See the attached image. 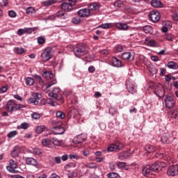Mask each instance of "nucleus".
Returning a JSON list of instances; mask_svg holds the SVG:
<instances>
[{
  "instance_id": "34",
  "label": "nucleus",
  "mask_w": 178,
  "mask_h": 178,
  "mask_svg": "<svg viewBox=\"0 0 178 178\" xmlns=\"http://www.w3.org/2000/svg\"><path fill=\"white\" fill-rule=\"evenodd\" d=\"M145 149L146 151V152H148L149 154H151L152 152H155V151H156V149H155V147L151 145H147L145 147Z\"/></svg>"
},
{
  "instance_id": "13",
  "label": "nucleus",
  "mask_w": 178,
  "mask_h": 178,
  "mask_svg": "<svg viewBox=\"0 0 178 178\" xmlns=\"http://www.w3.org/2000/svg\"><path fill=\"white\" fill-rule=\"evenodd\" d=\"M167 174L168 176H177L178 175V165H174L168 168Z\"/></svg>"
},
{
  "instance_id": "51",
  "label": "nucleus",
  "mask_w": 178,
  "mask_h": 178,
  "mask_svg": "<svg viewBox=\"0 0 178 178\" xmlns=\"http://www.w3.org/2000/svg\"><path fill=\"white\" fill-rule=\"evenodd\" d=\"M108 177L109 178H116L119 176V174L116 172H110L107 175Z\"/></svg>"
},
{
  "instance_id": "12",
  "label": "nucleus",
  "mask_w": 178,
  "mask_h": 178,
  "mask_svg": "<svg viewBox=\"0 0 178 178\" xmlns=\"http://www.w3.org/2000/svg\"><path fill=\"white\" fill-rule=\"evenodd\" d=\"M74 54L78 58L80 56H84L86 54V49L82 46H76L74 49Z\"/></svg>"
},
{
  "instance_id": "2",
  "label": "nucleus",
  "mask_w": 178,
  "mask_h": 178,
  "mask_svg": "<svg viewBox=\"0 0 178 178\" xmlns=\"http://www.w3.org/2000/svg\"><path fill=\"white\" fill-rule=\"evenodd\" d=\"M48 95L57 101H63V97L62 96V93H60V89L59 88H54L52 92H48Z\"/></svg>"
},
{
  "instance_id": "1",
  "label": "nucleus",
  "mask_w": 178,
  "mask_h": 178,
  "mask_svg": "<svg viewBox=\"0 0 178 178\" xmlns=\"http://www.w3.org/2000/svg\"><path fill=\"white\" fill-rule=\"evenodd\" d=\"M6 108L8 112H16L23 109V108H26V106L21 104H17L13 100H9L6 104Z\"/></svg>"
},
{
  "instance_id": "40",
  "label": "nucleus",
  "mask_w": 178,
  "mask_h": 178,
  "mask_svg": "<svg viewBox=\"0 0 178 178\" xmlns=\"http://www.w3.org/2000/svg\"><path fill=\"white\" fill-rule=\"evenodd\" d=\"M86 168H89V169H95L97 168V163H87L85 164Z\"/></svg>"
},
{
  "instance_id": "29",
  "label": "nucleus",
  "mask_w": 178,
  "mask_h": 178,
  "mask_svg": "<svg viewBox=\"0 0 178 178\" xmlns=\"http://www.w3.org/2000/svg\"><path fill=\"white\" fill-rule=\"evenodd\" d=\"M56 16L58 17H59L60 19H61L62 20H66V19H67V17H68L67 13H65L63 11L57 12Z\"/></svg>"
},
{
  "instance_id": "59",
  "label": "nucleus",
  "mask_w": 178,
  "mask_h": 178,
  "mask_svg": "<svg viewBox=\"0 0 178 178\" xmlns=\"http://www.w3.org/2000/svg\"><path fill=\"white\" fill-rule=\"evenodd\" d=\"M47 104L51 105V106H56V102H54L51 99H47Z\"/></svg>"
},
{
  "instance_id": "37",
  "label": "nucleus",
  "mask_w": 178,
  "mask_h": 178,
  "mask_svg": "<svg viewBox=\"0 0 178 178\" xmlns=\"http://www.w3.org/2000/svg\"><path fill=\"white\" fill-rule=\"evenodd\" d=\"M26 86H33L34 84V79L31 77H27L25 79Z\"/></svg>"
},
{
  "instance_id": "55",
  "label": "nucleus",
  "mask_w": 178,
  "mask_h": 178,
  "mask_svg": "<svg viewBox=\"0 0 178 178\" xmlns=\"http://www.w3.org/2000/svg\"><path fill=\"white\" fill-rule=\"evenodd\" d=\"M25 34H31L34 31V28H24Z\"/></svg>"
},
{
  "instance_id": "31",
  "label": "nucleus",
  "mask_w": 178,
  "mask_h": 178,
  "mask_svg": "<svg viewBox=\"0 0 178 178\" xmlns=\"http://www.w3.org/2000/svg\"><path fill=\"white\" fill-rule=\"evenodd\" d=\"M152 170L153 171V173H155V172H159L161 171V168L159 167V163L156 162L154 164L150 166Z\"/></svg>"
},
{
  "instance_id": "24",
  "label": "nucleus",
  "mask_w": 178,
  "mask_h": 178,
  "mask_svg": "<svg viewBox=\"0 0 178 178\" xmlns=\"http://www.w3.org/2000/svg\"><path fill=\"white\" fill-rule=\"evenodd\" d=\"M20 154V148L19 146H15L13 147V151L11 152V156L13 158H19Z\"/></svg>"
},
{
  "instance_id": "57",
  "label": "nucleus",
  "mask_w": 178,
  "mask_h": 178,
  "mask_svg": "<svg viewBox=\"0 0 178 178\" xmlns=\"http://www.w3.org/2000/svg\"><path fill=\"white\" fill-rule=\"evenodd\" d=\"M167 163L162 161H159V165L160 167V170H162V168H166Z\"/></svg>"
},
{
  "instance_id": "15",
  "label": "nucleus",
  "mask_w": 178,
  "mask_h": 178,
  "mask_svg": "<svg viewBox=\"0 0 178 178\" xmlns=\"http://www.w3.org/2000/svg\"><path fill=\"white\" fill-rule=\"evenodd\" d=\"M122 58L124 60H128V62H131V60L134 59V52L133 51L124 52L122 55Z\"/></svg>"
},
{
  "instance_id": "5",
  "label": "nucleus",
  "mask_w": 178,
  "mask_h": 178,
  "mask_svg": "<svg viewBox=\"0 0 178 178\" xmlns=\"http://www.w3.org/2000/svg\"><path fill=\"white\" fill-rule=\"evenodd\" d=\"M149 19L153 23H156L161 19V13L158 10H152L149 13Z\"/></svg>"
},
{
  "instance_id": "53",
  "label": "nucleus",
  "mask_w": 178,
  "mask_h": 178,
  "mask_svg": "<svg viewBox=\"0 0 178 178\" xmlns=\"http://www.w3.org/2000/svg\"><path fill=\"white\" fill-rule=\"evenodd\" d=\"M115 52H123V46L118 44L115 47Z\"/></svg>"
},
{
  "instance_id": "49",
  "label": "nucleus",
  "mask_w": 178,
  "mask_h": 178,
  "mask_svg": "<svg viewBox=\"0 0 178 178\" xmlns=\"http://www.w3.org/2000/svg\"><path fill=\"white\" fill-rule=\"evenodd\" d=\"M33 97H34V98L38 101V99H41V97H42V95H41V93H38V92H33Z\"/></svg>"
},
{
  "instance_id": "20",
  "label": "nucleus",
  "mask_w": 178,
  "mask_h": 178,
  "mask_svg": "<svg viewBox=\"0 0 178 178\" xmlns=\"http://www.w3.org/2000/svg\"><path fill=\"white\" fill-rule=\"evenodd\" d=\"M111 63L114 67H122L123 64L122 63V60H119L116 57H112L111 58Z\"/></svg>"
},
{
  "instance_id": "3",
  "label": "nucleus",
  "mask_w": 178,
  "mask_h": 178,
  "mask_svg": "<svg viewBox=\"0 0 178 178\" xmlns=\"http://www.w3.org/2000/svg\"><path fill=\"white\" fill-rule=\"evenodd\" d=\"M123 148H124V145L122 143H113L108 147L107 151L108 152H119Z\"/></svg>"
},
{
  "instance_id": "26",
  "label": "nucleus",
  "mask_w": 178,
  "mask_h": 178,
  "mask_svg": "<svg viewBox=\"0 0 178 178\" xmlns=\"http://www.w3.org/2000/svg\"><path fill=\"white\" fill-rule=\"evenodd\" d=\"M42 76L46 79V80H51L54 79V74L51 71H44L42 73Z\"/></svg>"
},
{
  "instance_id": "39",
  "label": "nucleus",
  "mask_w": 178,
  "mask_h": 178,
  "mask_svg": "<svg viewBox=\"0 0 178 178\" xmlns=\"http://www.w3.org/2000/svg\"><path fill=\"white\" fill-rule=\"evenodd\" d=\"M15 52L16 54H19V55H22V54H24L26 52V50L23 47H16L15 49Z\"/></svg>"
},
{
  "instance_id": "27",
  "label": "nucleus",
  "mask_w": 178,
  "mask_h": 178,
  "mask_svg": "<svg viewBox=\"0 0 178 178\" xmlns=\"http://www.w3.org/2000/svg\"><path fill=\"white\" fill-rule=\"evenodd\" d=\"M51 140V144H53V145H56V147H59L62 145V143H63V140L56 137H54Z\"/></svg>"
},
{
  "instance_id": "35",
  "label": "nucleus",
  "mask_w": 178,
  "mask_h": 178,
  "mask_svg": "<svg viewBox=\"0 0 178 178\" xmlns=\"http://www.w3.org/2000/svg\"><path fill=\"white\" fill-rule=\"evenodd\" d=\"M167 66L168 69L176 70L178 68V65L174 61H170L168 63Z\"/></svg>"
},
{
  "instance_id": "45",
  "label": "nucleus",
  "mask_w": 178,
  "mask_h": 178,
  "mask_svg": "<svg viewBox=\"0 0 178 178\" xmlns=\"http://www.w3.org/2000/svg\"><path fill=\"white\" fill-rule=\"evenodd\" d=\"M114 6L116 8H122L123 6V1L120 0H117L114 2Z\"/></svg>"
},
{
  "instance_id": "19",
  "label": "nucleus",
  "mask_w": 178,
  "mask_h": 178,
  "mask_svg": "<svg viewBox=\"0 0 178 178\" xmlns=\"http://www.w3.org/2000/svg\"><path fill=\"white\" fill-rule=\"evenodd\" d=\"M61 9L65 12H72L73 10V4L72 3H63L61 4Z\"/></svg>"
},
{
  "instance_id": "23",
  "label": "nucleus",
  "mask_w": 178,
  "mask_h": 178,
  "mask_svg": "<svg viewBox=\"0 0 178 178\" xmlns=\"http://www.w3.org/2000/svg\"><path fill=\"white\" fill-rule=\"evenodd\" d=\"M130 153L129 152H122L118 154V158L120 161H124V159H127V158H129Z\"/></svg>"
},
{
  "instance_id": "16",
  "label": "nucleus",
  "mask_w": 178,
  "mask_h": 178,
  "mask_svg": "<svg viewBox=\"0 0 178 178\" xmlns=\"http://www.w3.org/2000/svg\"><path fill=\"white\" fill-rule=\"evenodd\" d=\"M173 138H172L170 134L169 133H164L161 136V142H163V144H170Z\"/></svg>"
},
{
  "instance_id": "28",
  "label": "nucleus",
  "mask_w": 178,
  "mask_h": 178,
  "mask_svg": "<svg viewBox=\"0 0 178 178\" xmlns=\"http://www.w3.org/2000/svg\"><path fill=\"white\" fill-rule=\"evenodd\" d=\"M41 143H42V145H43V147H51V145H52V140L49 138H44V139H42Z\"/></svg>"
},
{
  "instance_id": "14",
  "label": "nucleus",
  "mask_w": 178,
  "mask_h": 178,
  "mask_svg": "<svg viewBox=\"0 0 178 178\" xmlns=\"http://www.w3.org/2000/svg\"><path fill=\"white\" fill-rule=\"evenodd\" d=\"M78 16L79 17H88L89 16H91V11L88 8H82L77 12Z\"/></svg>"
},
{
  "instance_id": "42",
  "label": "nucleus",
  "mask_w": 178,
  "mask_h": 178,
  "mask_svg": "<svg viewBox=\"0 0 178 178\" xmlns=\"http://www.w3.org/2000/svg\"><path fill=\"white\" fill-rule=\"evenodd\" d=\"M38 100L34 97L28 99V104H33V105H38Z\"/></svg>"
},
{
  "instance_id": "11",
  "label": "nucleus",
  "mask_w": 178,
  "mask_h": 178,
  "mask_svg": "<svg viewBox=\"0 0 178 178\" xmlns=\"http://www.w3.org/2000/svg\"><path fill=\"white\" fill-rule=\"evenodd\" d=\"M86 140H87V135L81 134L74 138L73 143L74 144H82Z\"/></svg>"
},
{
  "instance_id": "33",
  "label": "nucleus",
  "mask_w": 178,
  "mask_h": 178,
  "mask_svg": "<svg viewBox=\"0 0 178 178\" xmlns=\"http://www.w3.org/2000/svg\"><path fill=\"white\" fill-rule=\"evenodd\" d=\"M114 24L112 23H105L102 24L100 26H98V29H108L113 27Z\"/></svg>"
},
{
  "instance_id": "17",
  "label": "nucleus",
  "mask_w": 178,
  "mask_h": 178,
  "mask_svg": "<svg viewBox=\"0 0 178 178\" xmlns=\"http://www.w3.org/2000/svg\"><path fill=\"white\" fill-rule=\"evenodd\" d=\"M23 159L25 161L26 165L32 166H38V161L37 159L31 157H23Z\"/></svg>"
},
{
  "instance_id": "47",
  "label": "nucleus",
  "mask_w": 178,
  "mask_h": 178,
  "mask_svg": "<svg viewBox=\"0 0 178 178\" xmlns=\"http://www.w3.org/2000/svg\"><path fill=\"white\" fill-rule=\"evenodd\" d=\"M165 38L167 41H173V35L172 33H166Z\"/></svg>"
},
{
  "instance_id": "44",
  "label": "nucleus",
  "mask_w": 178,
  "mask_h": 178,
  "mask_svg": "<svg viewBox=\"0 0 178 178\" xmlns=\"http://www.w3.org/2000/svg\"><path fill=\"white\" fill-rule=\"evenodd\" d=\"M56 116L58 119H65V113L62 111H57L56 113Z\"/></svg>"
},
{
  "instance_id": "61",
  "label": "nucleus",
  "mask_w": 178,
  "mask_h": 178,
  "mask_svg": "<svg viewBox=\"0 0 178 178\" xmlns=\"http://www.w3.org/2000/svg\"><path fill=\"white\" fill-rule=\"evenodd\" d=\"M21 129H23L24 130H26V129L29 128V124L27 122H23L21 126Z\"/></svg>"
},
{
  "instance_id": "38",
  "label": "nucleus",
  "mask_w": 178,
  "mask_h": 178,
  "mask_svg": "<svg viewBox=\"0 0 178 178\" xmlns=\"http://www.w3.org/2000/svg\"><path fill=\"white\" fill-rule=\"evenodd\" d=\"M44 130H45V125L38 126L36 128V133H37V134H41V133H42V131H44Z\"/></svg>"
},
{
  "instance_id": "32",
  "label": "nucleus",
  "mask_w": 178,
  "mask_h": 178,
  "mask_svg": "<svg viewBox=\"0 0 178 178\" xmlns=\"http://www.w3.org/2000/svg\"><path fill=\"white\" fill-rule=\"evenodd\" d=\"M151 5L153 8H162V2H161V1L152 0Z\"/></svg>"
},
{
  "instance_id": "58",
  "label": "nucleus",
  "mask_w": 178,
  "mask_h": 178,
  "mask_svg": "<svg viewBox=\"0 0 178 178\" xmlns=\"http://www.w3.org/2000/svg\"><path fill=\"white\" fill-rule=\"evenodd\" d=\"M26 13L27 15H31V13H34V8L29 7L26 8Z\"/></svg>"
},
{
  "instance_id": "56",
  "label": "nucleus",
  "mask_w": 178,
  "mask_h": 178,
  "mask_svg": "<svg viewBox=\"0 0 178 178\" xmlns=\"http://www.w3.org/2000/svg\"><path fill=\"white\" fill-rule=\"evenodd\" d=\"M145 43L147 44V45H148V47H155L156 46L155 41L152 40L145 42Z\"/></svg>"
},
{
  "instance_id": "63",
  "label": "nucleus",
  "mask_w": 178,
  "mask_h": 178,
  "mask_svg": "<svg viewBox=\"0 0 178 178\" xmlns=\"http://www.w3.org/2000/svg\"><path fill=\"white\" fill-rule=\"evenodd\" d=\"M70 159H80V157L76 154H70L69 156Z\"/></svg>"
},
{
  "instance_id": "25",
  "label": "nucleus",
  "mask_w": 178,
  "mask_h": 178,
  "mask_svg": "<svg viewBox=\"0 0 178 178\" xmlns=\"http://www.w3.org/2000/svg\"><path fill=\"white\" fill-rule=\"evenodd\" d=\"M127 88L129 92H131V94H134V92L137 91L136 88H134V83H131L129 81H127Z\"/></svg>"
},
{
  "instance_id": "60",
  "label": "nucleus",
  "mask_w": 178,
  "mask_h": 178,
  "mask_svg": "<svg viewBox=\"0 0 178 178\" xmlns=\"http://www.w3.org/2000/svg\"><path fill=\"white\" fill-rule=\"evenodd\" d=\"M33 154H35V155H41V149L35 147L33 149Z\"/></svg>"
},
{
  "instance_id": "52",
  "label": "nucleus",
  "mask_w": 178,
  "mask_h": 178,
  "mask_svg": "<svg viewBox=\"0 0 178 178\" xmlns=\"http://www.w3.org/2000/svg\"><path fill=\"white\" fill-rule=\"evenodd\" d=\"M31 118H33V119H35V120L40 119V118H41V115L38 113H33L31 114Z\"/></svg>"
},
{
  "instance_id": "8",
  "label": "nucleus",
  "mask_w": 178,
  "mask_h": 178,
  "mask_svg": "<svg viewBox=\"0 0 178 178\" xmlns=\"http://www.w3.org/2000/svg\"><path fill=\"white\" fill-rule=\"evenodd\" d=\"M51 54H52V49L47 47L41 54V58L44 62H47L51 59Z\"/></svg>"
},
{
  "instance_id": "43",
  "label": "nucleus",
  "mask_w": 178,
  "mask_h": 178,
  "mask_svg": "<svg viewBox=\"0 0 178 178\" xmlns=\"http://www.w3.org/2000/svg\"><path fill=\"white\" fill-rule=\"evenodd\" d=\"M55 3V0H47L43 2L44 6H50V5H54Z\"/></svg>"
},
{
  "instance_id": "64",
  "label": "nucleus",
  "mask_w": 178,
  "mask_h": 178,
  "mask_svg": "<svg viewBox=\"0 0 178 178\" xmlns=\"http://www.w3.org/2000/svg\"><path fill=\"white\" fill-rule=\"evenodd\" d=\"M17 34H18V35H23V34H26L24 29H19L17 31Z\"/></svg>"
},
{
  "instance_id": "7",
  "label": "nucleus",
  "mask_w": 178,
  "mask_h": 178,
  "mask_svg": "<svg viewBox=\"0 0 178 178\" xmlns=\"http://www.w3.org/2000/svg\"><path fill=\"white\" fill-rule=\"evenodd\" d=\"M164 102L165 107L168 109L173 108L175 104H176V101H175V97H173V96H166Z\"/></svg>"
},
{
  "instance_id": "41",
  "label": "nucleus",
  "mask_w": 178,
  "mask_h": 178,
  "mask_svg": "<svg viewBox=\"0 0 178 178\" xmlns=\"http://www.w3.org/2000/svg\"><path fill=\"white\" fill-rule=\"evenodd\" d=\"M170 115H171V118L176 119V118H178V109L170 111Z\"/></svg>"
},
{
  "instance_id": "9",
  "label": "nucleus",
  "mask_w": 178,
  "mask_h": 178,
  "mask_svg": "<svg viewBox=\"0 0 178 178\" xmlns=\"http://www.w3.org/2000/svg\"><path fill=\"white\" fill-rule=\"evenodd\" d=\"M142 175L145 176L146 177H151V176L154 175V172L152 171V168L149 165H146L143 166Z\"/></svg>"
},
{
  "instance_id": "22",
  "label": "nucleus",
  "mask_w": 178,
  "mask_h": 178,
  "mask_svg": "<svg viewBox=\"0 0 178 178\" xmlns=\"http://www.w3.org/2000/svg\"><path fill=\"white\" fill-rule=\"evenodd\" d=\"M77 115H79V110L76 108H72L68 111L67 116L69 119H74Z\"/></svg>"
},
{
  "instance_id": "30",
  "label": "nucleus",
  "mask_w": 178,
  "mask_h": 178,
  "mask_svg": "<svg viewBox=\"0 0 178 178\" xmlns=\"http://www.w3.org/2000/svg\"><path fill=\"white\" fill-rule=\"evenodd\" d=\"M143 31L146 34H152L154 33V29H152V26L146 25L143 27Z\"/></svg>"
},
{
  "instance_id": "21",
  "label": "nucleus",
  "mask_w": 178,
  "mask_h": 178,
  "mask_svg": "<svg viewBox=\"0 0 178 178\" xmlns=\"http://www.w3.org/2000/svg\"><path fill=\"white\" fill-rule=\"evenodd\" d=\"M114 26L117 27L118 30L126 31L129 30V26L127 24L122 23V22H115L114 23Z\"/></svg>"
},
{
  "instance_id": "48",
  "label": "nucleus",
  "mask_w": 178,
  "mask_h": 178,
  "mask_svg": "<svg viewBox=\"0 0 178 178\" xmlns=\"http://www.w3.org/2000/svg\"><path fill=\"white\" fill-rule=\"evenodd\" d=\"M15 136H17V132L16 131H13L8 134V138H13Z\"/></svg>"
},
{
  "instance_id": "18",
  "label": "nucleus",
  "mask_w": 178,
  "mask_h": 178,
  "mask_svg": "<svg viewBox=\"0 0 178 178\" xmlns=\"http://www.w3.org/2000/svg\"><path fill=\"white\" fill-rule=\"evenodd\" d=\"M99 8H101V5L97 2H92L88 4V9L89 12H95V10H99Z\"/></svg>"
},
{
  "instance_id": "50",
  "label": "nucleus",
  "mask_w": 178,
  "mask_h": 178,
  "mask_svg": "<svg viewBox=\"0 0 178 178\" xmlns=\"http://www.w3.org/2000/svg\"><path fill=\"white\" fill-rule=\"evenodd\" d=\"M80 22H81V19L79 18V17H74L72 19V22L74 24H79Z\"/></svg>"
},
{
  "instance_id": "62",
  "label": "nucleus",
  "mask_w": 178,
  "mask_h": 178,
  "mask_svg": "<svg viewBox=\"0 0 178 178\" xmlns=\"http://www.w3.org/2000/svg\"><path fill=\"white\" fill-rule=\"evenodd\" d=\"M8 16L10 17H16V13L13 10L8 11Z\"/></svg>"
},
{
  "instance_id": "54",
  "label": "nucleus",
  "mask_w": 178,
  "mask_h": 178,
  "mask_svg": "<svg viewBox=\"0 0 178 178\" xmlns=\"http://www.w3.org/2000/svg\"><path fill=\"white\" fill-rule=\"evenodd\" d=\"M45 42V38L42 36L38 38V43L40 45Z\"/></svg>"
},
{
  "instance_id": "46",
  "label": "nucleus",
  "mask_w": 178,
  "mask_h": 178,
  "mask_svg": "<svg viewBox=\"0 0 178 178\" xmlns=\"http://www.w3.org/2000/svg\"><path fill=\"white\" fill-rule=\"evenodd\" d=\"M169 153L165 152V153H156V158H163L165 156H168Z\"/></svg>"
},
{
  "instance_id": "6",
  "label": "nucleus",
  "mask_w": 178,
  "mask_h": 178,
  "mask_svg": "<svg viewBox=\"0 0 178 178\" xmlns=\"http://www.w3.org/2000/svg\"><path fill=\"white\" fill-rule=\"evenodd\" d=\"M154 93L159 98H163L165 97V89L163 88V86L162 84H158L154 87Z\"/></svg>"
},
{
  "instance_id": "4",
  "label": "nucleus",
  "mask_w": 178,
  "mask_h": 178,
  "mask_svg": "<svg viewBox=\"0 0 178 178\" xmlns=\"http://www.w3.org/2000/svg\"><path fill=\"white\" fill-rule=\"evenodd\" d=\"M54 134H63L65 133V128L62 127V122L54 121L52 124Z\"/></svg>"
},
{
  "instance_id": "10",
  "label": "nucleus",
  "mask_w": 178,
  "mask_h": 178,
  "mask_svg": "<svg viewBox=\"0 0 178 178\" xmlns=\"http://www.w3.org/2000/svg\"><path fill=\"white\" fill-rule=\"evenodd\" d=\"M17 168V163L13 161V159H10L9 161V165L6 167V169L10 173H18L19 171L15 169Z\"/></svg>"
},
{
  "instance_id": "36",
  "label": "nucleus",
  "mask_w": 178,
  "mask_h": 178,
  "mask_svg": "<svg viewBox=\"0 0 178 178\" xmlns=\"http://www.w3.org/2000/svg\"><path fill=\"white\" fill-rule=\"evenodd\" d=\"M56 83H57L56 79H53L52 81H50L47 83H46L44 86L46 88H49L52 87V86H55Z\"/></svg>"
}]
</instances>
